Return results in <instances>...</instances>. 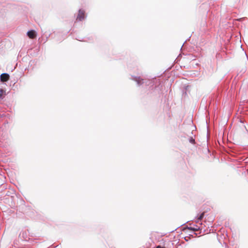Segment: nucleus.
I'll return each mask as SVG.
<instances>
[{
    "label": "nucleus",
    "instance_id": "obj_1",
    "mask_svg": "<svg viewBox=\"0 0 248 248\" xmlns=\"http://www.w3.org/2000/svg\"><path fill=\"white\" fill-rule=\"evenodd\" d=\"M85 18V11L82 10H79L77 17V20L82 21Z\"/></svg>",
    "mask_w": 248,
    "mask_h": 248
},
{
    "label": "nucleus",
    "instance_id": "obj_2",
    "mask_svg": "<svg viewBox=\"0 0 248 248\" xmlns=\"http://www.w3.org/2000/svg\"><path fill=\"white\" fill-rule=\"evenodd\" d=\"M10 78L9 75L7 73H3L0 75V80L2 82L7 81Z\"/></svg>",
    "mask_w": 248,
    "mask_h": 248
},
{
    "label": "nucleus",
    "instance_id": "obj_3",
    "mask_svg": "<svg viewBox=\"0 0 248 248\" xmlns=\"http://www.w3.org/2000/svg\"><path fill=\"white\" fill-rule=\"evenodd\" d=\"M28 37L31 39H34L36 37V33L35 31L31 30L27 32Z\"/></svg>",
    "mask_w": 248,
    "mask_h": 248
},
{
    "label": "nucleus",
    "instance_id": "obj_4",
    "mask_svg": "<svg viewBox=\"0 0 248 248\" xmlns=\"http://www.w3.org/2000/svg\"><path fill=\"white\" fill-rule=\"evenodd\" d=\"M204 212H203L202 214H201L200 215V216L198 218V219H197V222H199V221L201 220L203 218V217H204Z\"/></svg>",
    "mask_w": 248,
    "mask_h": 248
},
{
    "label": "nucleus",
    "instance_id": "obj_5",
    "mask_svg": "<svg viewBox=\"0 0 248 248\" xmlns=\"http://www.w3.org/2000/svg\"><path fill=\"white\" fill-rule=\"evenodd\" d=\"M3 93H4V91L2 89H0V99L2 96Z\"/></svg>",
    "mask_w": 248,
    "mask_h": 248
},
{
    "label": "nucleus",
    "instance_id": "obj_6",
    "mask_svg": "<svg viewBox=\"0 0 248 248\" xmlns=\"http://www.w3.org/2000/svg\"><path fill=\"white\" fill-rule=\"evenodd\" d=\"M191 230H192L193 231H197L198 230V229H194V228H191Z\"/></svg>",
    "mask_w": 248,
    "mask_h": 248
},
{
    "label": "nucleus",
    "instance_id": "obj_7",
    "mask_svg": "<svg viewBox=\"0 0 248 248\" xmlns=\"http://www.w3.org/2000/svg\"><path fill=\"white\" fill-rule=\"evenodd\" d=\"M155 248H165L162 247L160 246H158Z\"/></svg>",
    "mask_w": 248,
    "mask_h": 248
},
{
    "label": "nucleus",
    "instance_id": "obj_8",
    "mask_svg": "<svg viewBox=\"0 0 248 248\" xmlns=\"http://www.w3.org/2000/svg\"><path fill=\"white\" fill-rule=\"evenodd\" d=\"M194 140H193V139H192V140H191V142H194Z\"/></svg>",
    "mask_w": 248,
    "mask_h": 248
},
{
    "label": "nucleus",
    "instance_id": "obj_9",
    "mask_svg": "<svg viewBox=\"0 0 248 248\" xmlns=\"http://www.w3.org/2000/svg\"><path fill=\"white\" fill-rule=\"evenodd\" d=\"M240 0H236V1H238V2L240 1Z\"/></svg>",
    "mask_w": 248,
    "mask_h": 248
}]
</instances>
